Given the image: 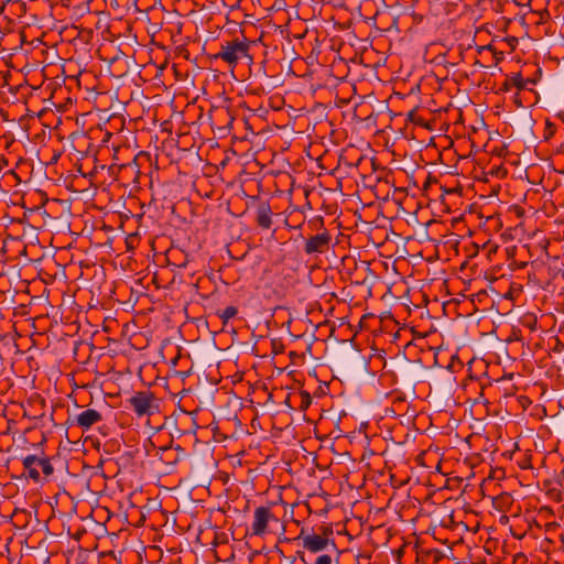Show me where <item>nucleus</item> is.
<instances>
[{
  "mask_svg": "<svg viewBox=\"0 0 564 564\" xmlns=\"http://www.w3.org/2000/svg\"><path fill=\"white\" fill-rule=\"evenodd\" d=\"M409 119L412 121V122H415V119H414V111H411L409 113Z\"/></svg>",
  "mask_w": 564,
  "mask_h": 564,
  "instance_id": "4be33fe9",
  "label": "nucleus"
},
{
  "mask_svg": "<svg viewBox=\"0 0 564 564\" xmlns=\"http://www.w3.org/2000/svg\"><path fill=\"white\" fill-rule=\"evenodd\" d=\"M172 454H173V451L171 448L165 447L162 449L160 458H161V460L164 459L163 456H166V458H170V455H172Z\"/></svg>",
  "mask_w": 564,
  "mask_h": 564,
  "instance_id": "6ab92c4d",
  "label": "nucleus"
},
{
  "mask_svg": "<svg viewBox=\"0 0 564 564\" xmlns=\"http://www.w3.org/2000/svg\"><path fill=\"white\" fill-rule=\"evenodd\" d=\"M296 557H299L304 564H310L306 561L305 554L303 551H297ZM311 564H333V557L328 553L321 554Z\"/></svg>",
  "mask_w": 564,
  "mask_h": 564,
  "instance_id": "9b49d317",
  "label": "nucleus"
},
{
  "mask_svg": "<svg viewBox=\"0 0 564 564\" xmlns=\"http://www.w3.org/2000/svg\"><path fill=\"white\" fill-rule=\"evenodd\" d=\"M0 345H2V347L6 348L7 351H10L11 347H15L17 348V344L14 341V338L10 334L0 335Z\"/></svg>",
  "mask_w": 564,
  "mask_h": 564,
  "instance_id": "4468645a",
  "label": "nucleus"
},
{
  "mask_svg": "<svg viewBox=\"0 0 564 564\" xmlns=\"http://www.w3.org/2000/svg\"><path fill=\"white\" fill-rule=\"evenodd\" d=\"M561 347L564 348V344L558 341L557 348H561Z\"/></svg>",
  "mask_w": 564,
  "mask_h": 564,
  "instance_id": "b1692460",
  "label": "nucleus"
},
{
  "mask_svg": "<svg viewBox=\"0 0 564 564\" xmlns=\"http://www.w3.org/2000/svg\"><path fill=\"white\" fill-rule=\"evenodd\" d=\"M177 458H174L173 460H170V463H176Z\"/></svg>",
  "mask_w": 564,
  "mask_h": 564,
  "instance_id": "bb28decb",
  "label": "nucleus"
},
{
  "mask_svg": "<svg viewBox=\"0 0 564 564\" xmlns=\"http://www.w3.org/2000/svg\"><path fill=\"white\" fill-rule=\"evenodd\" d=\"M174 433L177 437L192 435L196 436L198 424L193 412L182 411L174 417Z\"/></svg>",
  "mask_w": 564,
  "mask_h": 564,
  "instance_id": "423d86ee",
  "label": "nucleus"
},
{
  "mask_svg": "<svg viewBox=\"0 0 564 564\" xmlns=\"http://www.w3.org/2000/svg\"><path fill=\"white\" fill-rule=\"evenodd\" d=\"M135 167H137L135 160H133L132 163L120 165V169H122V170H129V169L135 170Z\"/></svg>",
  "mask_w": 564,
  "mask_h": 564,
  "instance_id": "aec40b11",
  "label": "nucleus"
},
{
  "mask_svg": "<svg viewBox=\"0 0 564 564\" xmlns=\"http://www.w3.org/2000/svg\"><path fill=\"white\" fill-rule=\"evenodd\" d=\"M561 347L564 348V344L558 341L557 348H561Z\"/></svg>",
  "mask_w": 564,
  "mask_h": 564,
  "instance_id": "393cba45",
  "label": "nucleus"
},
{
  "mask_svg": "<svg viewBox=\"0 0 564 564\" xmlns=\"http://www.w3.org/2000/svg\"><path fill=\"white\" fill-rule=\"evenodd\" d=\"M273 212L268 200L259 202L256 206V223L262 229H270Z\"/></svg>",
  "mask_w": 564,
  "mask_h": 564,
  "instance_id": "1a4fd4ad",
  "label": "nucleus"
},
{
  "mask_svg": "<svg viewBox=\"0 0 564 564\" xmlns=\"http://www.w3.org/2000/svg\"><path fill=\"white\" fill-rule=\"evenodd\" d=\"M254 43L249 41L246 36L235 37L225 41L220 44V50L215 54V58H220L229 66L236 67L237 64L246 61L248 64L253 63V57L250 54V48Z\"/></svg>",
  "mask_w": 564,
  "mask_h": 564,
  "instance_id": "f03ea898",
  "label": "nucleus"
},
{
  "mask_svg": "<svg viewBox=\"0 0 564 564\" xmlns=\"http://www.w3.org/2000/svg\"><path fill=\"white\" fill-rule=\"evenodd\" d=\"M278 521V518L272 513L270 507H258L254 509L253 522L251 525L252 534L262 536L267 532L268 523L271 521Z\"/></svg>",
  "mask_w": 564,
  "mask_h": 564,
  "instance_id": "0eeeda50",
  "label": "nucleus"
},
{
  "mask_svg": "<svg viewBox=\"0 0 564 564\" xmlns=\"http://www.w3.org/2000/svg\"><path fill=\"white\" fill-rule=\"evenodd\" d=\"M224 324H227L229 319L234 318L238 314V308L234 305L227 306L224 310H219L216 313Z\"/></svg>",
  "mask_w": 564,
  "mask_h": 564,
  "instance_id": "f8f14e48",
  "label": "nucleus"
},
{
  "mask_svg": "<svg viewBox=\"0 0 564 564\" xmlns=\"http://www.w3.org/2000/svg\"><path fill=\"white\" fill-rule=\"evenodd\" d=\"M535 84V82L533 79H524L521 75V73H514L512 74L511 76H508L506 78V80L503 82L502 86H501V90L503 91H509L511 90L513 87L517 88L518 90H523L527 88V85L528 84Z\"/></svg>",
  "mask_w": 564,
  "mask_h": 564,
  "instance_id": "9d476101",
  "label": "nucleus"
},
{
  "mask_svg": "<svg viewBox=\"0 0 564 564\" xmlns=\"http://www.w3.org/2000/svg\"><path fill=\"white\" fill-rule=\"evenodd\" d=\"M264 64H265V61H262V65H264ZM261 70H262L263 75H265L264 67H263V66H261V68H259V72H261Z\"/></svg>",
  "mask_w": 564,
  "mask_h": 564,
  "instance_id": "5701e85b",
  "label": "nucleus"
},
{
  "mask_svg": "<svg viewBox=\"0 0 564 564\" xmlns=\"http://www.w3.org/2000/svg\"><path fill=\"white\" fill-rule=\"evenodd\" d=\"M300 405L299 408L302 410V411H305L308 409V406L312 404V397L311 394L305 391V390H302L300 391Z\"/></svg>",
  "mask_w": 564,
  "mask_h": 564,
  "instance_id": "ddd939ff",
  "label": "nucleus"
},
{
  "mask_svg": "<svg viewBox=\"0 0 564 564\" xmlns=\"http://www.w3.org/2000/svg\"><path fill=\"white\" fill-rule=\"evenodd\" d=\"M26 516H28V514H26V512H24V511H21V512H14V513H13V518H15V519H17V520H19V521H20V518H22V517H23V518H26Z\"/></svg>",
  "mask_w": 564,
  "mask_h": 564,
  "instance_id": "412c9836",
  "label": "nucleus"
},
{
  "mask_svg": "<svg viewBox=\"0 0 564 564\" xmlns=\"http://www.w3.org/2000/svg\"><path fill=\"white\" fill-rule=\"evenodd\" d=\"M321 529L322 534H316L314 532H306L303 528L295 540H301L303 547L311 553L327 551L329 546L333 551L338 552L334 539L329 538L333 535L332 528L322 527Z\"/></svg>",
  "mask_w": 564,
  "mask_h": 564,
  "instance_id": "20e7f679",
  "label": "nucleus"
},
{
  "mask_svg": "<svg viewBox=\"0 0 564 564\" xmlns=\"http://www.w3.org/2000/svg\"><path fill=\"white\" fill-rule=\"evenodd\" d=\"M557 484L558 486L564 489V468L561 470V473L557 476Z\"/></svg>",
  "mask_w": 564,
  "mask_h": 564,
  "instance_id": "a211bd4d",
  "label": "nucleus"
},
{
  "mask_svg": "<svg viewBox=\"0 0 564 564\" xmlns=\"http://www.w3.org/2000/svg\"><path fill=\"white\" fill-rule=\"evenodd\" d=\"M555 131H556L555 124L553 122H551L550 120H546L543 139L545 141H549L555 134Z\"/></svg>",
  "mask_w": 564,
  "mask_h": 564,
  "instance_id": "2eb2a0df",
  "label": "nucleus"
},
{
  "mask_svg": "<svg viewBox=\"0 0 564 564\" xmlns=\"http://www.w3.org/2000/svg\"><path fill=\"white\" fill-rule=\"evenodd\" d=\"M127 408L131 410L137 417H149L160 413V400L150 390L137 391L127 399Z\"/></svg>",
  "mask_w": 564,
  "mask_h": 564,
  "instance_id": "7ed1b4c3",
  "label": "nucleus"
},
{
  "mask_svg": "<svg viewBox=\"0 0 564 564\" xmlns=\"http://www.w3.org/2000/svg\"><path fill=\"white\" fill-rule=\"evenodd\" d=\"M485 48H487V50H491V45L484 46V47H482V50H485Z\"/></svg>",
  "mask_w": 564,
  "mask_h": 564,
  "instance_id": "a878e982",
  "label": "nucleus"
},
{
  "mask_svg": "<svg viewBox=\"0 0 564 564\" xmlns=\"http://www.w3.org/2000/svg\"><path fill=\"white\" fill-rule=\"evenodd\" d=\"M22 465L24 471L28 473V476L34 481L40 480V471L42 470L45 477H50L54 473V467L51 463V459L46 456L39 457L36 455H28L23 457Z\"/></svg>",
  "mask_w": 564,
  "mask_h": 564,
  "instance_id": "39448f33",
  "label": "nucleus"
},
{
  "mask_svg": "<svg viewBox=\"0 0 564 564\" xmlns=\"http://www.w3.org/2000/svg\"><path fill=\"white\" fill-rule=\"evenodd\" d=\"M306 237L301 235L304 239L303 252L306 256H317L326 253L332 245V234L325 227L323 216H315L306 224Z\"/></svg>",
  "mask_w": 564,
  "mask_h": 564,
  "instance_id": "f257e3e1",
  "label": "nucleus"
},
{
  "mask_svg": "<svg viewBox=\"0 0 564 564\" xmlns=\"http://www.w3.org/2000/svg\"><path fill=\"white\" fill-rule=\"evenodd\" d=\"M102 421V414L95 409H86L74 416L72 421L68 420L70 425H76L83 431H88L91 426Z\"/></svg>",
  "mask_w": 564,
  "mask_h": 564,
  "instance_id": "6e6552de",
  "label": "nucleus"
},
{
  "mask_svg": "<svg viewBox=\"0 0 564 564\" xmlns=\"http://www.w3.org/2000/svg\"><path fill=\"white\" fill-rule=\"evenodd\" d=\"M551 494L553 495V497H554L557 501H562L564 490L562 491V490L552 489V490H551Z\"/></svg>",
  "mask_w": 564,
  "mask_h": 564,
  "instance_id": "f3484780",
  "label": "nucleus"
},
{
  "mask_svg": "<svg viewBox=\"0 0 564 564\" xmlns=\"http://www.w3.org/2000/svg\"><path fill=\"white\" fill-rule=\"evenodd\" d=\"M427 555L432 556L434 562H438L443 558V554L440 550L433 549L427 552Z\"/></svg>",
  "mask_w": 564,
  "mask_h": 564,
  "instance_id": "dca6fc26",
  "label": "nucleus"
}]
</instances>
